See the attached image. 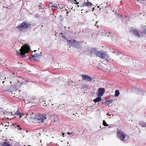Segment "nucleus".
Here are the masks:
<instances>
[{"label":"nucleus","mask_w":146,"mask_h":146,"mask_svg":"<svg viewBox=\"0 0 146 146\" xmlns=\"http://www.w3.org/2000/svg\"><path fill=\"white\" fill-rule=\"evenodd\" d=\"M96 54L97 56L104 60L102 61L104 62H102L103 63H104V62H111L113 61L110 58V56L106 53V52H103L99 51L97 52Z\"/></svg>","instance_id":"f257e3e1"},{"label":"nucleus","mask_w":146,"mask_h":146,"mask_svg":"<svg viewBox=\"0 0 146 146\" xmlns=\"http://www.w3.org/2000/svg\"><path fill=\"white\" fill-rule=\"evenodd\" d=\"M30 50V48L28 45H25L21 47L19 51H17V54L18 56L21 55V57L23 58L28 55H26V54Z\"/></svg>","instance_id":"f03ea898"},{"label":"nucleus","mask_w":146,"mask_h":146,"mask_svg":"<svg viewBox=\"0 0 146 146\" xmlns=\"http://www.w3.org/2000/svg\"><path fill=\"white\" fill-rule=\"evenodd\" d=\"M30 26V25L26 21H24L22 23L17 27V29L20 31H22Z\"/></svg>","instance_id":"7ed1b4c3"},{"label":"nucleus","mask_w":146,"mask_h":146,"mask_svg":"<svg viewBox=\"0 0 146 146\" xmlns=\"http://www.w3.org/2000/svg\"><path fill=\"white\" fill-rule=\"evenodd\" d=\"M21 96L22 98H24L23 100L27 104L31 103L33 96H29L26 92H23L22 93Z\"/></svg>","instance_id":"20e7f679"},{"label":"nucleus","mask_w":146,"mask_h":146,"mask_svg":"<svg viewBox=\"0 0 146 146\" xmlns=\"http://www.w3.org/2000/svg\"><path fill=\"white\" fill-rule=\"evenodd\" d=\"M129 32L130 33L132 34L138 38H140L141 36H142L141 35V34H142V33H141L140 32L138 29L133 28L130 30Z\"/></svg>","instance_id":"39448f33"},{"label":"nucleus","mask_w":146,"mask_h":146,"mask_svg":"<svg viewBox=\"0 0 146 146\" xmlns=\"http://www.w3.org/2000/svg\"><path fill=\"white\" fill-rule=\"evenodd\" d=\"M11 96H13V97L17 98H19L21 96H22V94L21 93L20 90H14L11 92Z\"/></svg>","instance_id":"423d86ee"},{"label":"nucleus","mask_w":146,"mask_h":146,"mask_svg":"<svg viewBox=\"0 0 146 146\" xmlns=\"http://www.w3.org/2000/svg\"><path fill=\"white\" fill-rule=\"evenodd\" d=\"M70 42L71 43L72 46L77 48L81 47L83 43L82 42L76 41L75 40H74L72 42H71V41L70 40Z\"/></svg>","instance_id":"0eeeda50"},{"label":"nucleus","mask_w":146,"mask_h":146,"mask_svg":"<svg viewBox=\"0 0 146 146\" xmlns=\"http://www.w3.org/2000/svg\"><path fill=\"white\" fill-rule=\"evenodd\" d=\"M118 138L122 141H125V135L122 131L118 130L117 132Z\"/></svg>","instance_id":"6e6552de"},{"label":"nucleus","mask_w":146,"mask_h":146,"mask_svg":"<svg viewBox=\"0 0 146 146\" xmlns=\"http://www.w3.org/2000/svg\"><path fill=\"white\" fill-rule=\"evenodd\" d=\"M36 119L39 121V122H41L43 121L44 120L46 119V117L44 115L41 114L37 115Z\"/></svg>","instance_id":"1a4fd4ad"},{"label":"nucleus","mask_w":146,"mask_h":146,"mask_svg":"<svg viewBox=\"0 0 146 146\" xmlns=\"http://www.w3.org/2000/svg\"><path fill=\"white\" fill-rule=\"evenodd\" d=\"M104 33H105V36H107L108 37H111L112 39V40H116L117 37L115 35H113L112 36V35L111 34V33L109 32H106L104 31Z\"/></svg>","instance_id":"9d476101"},{"label":"nucleus","mask_w":146,"mask_h":146,"mask_svg":"<svg viewBox=\"0 0 146 146\" xmlns=\"http://www.w3.org/2000/svg\"><path fill=\"white\" fill-rule=\"evenodd\" d=\"M83 80H87L88 82H92V77L89 76L86 74H82Z\"/></svg>","instance_id":"9b49d317"},{"label":"nucleus","mask_w":146,"mask_h":146,"mask_svg":"<svg viewBox=\"0 0 146 146\" xmlns=\"http://www.w3.org/2000/svg\"><path fill=\"white\" fill-rule=\"evenodd\" d=\"M39 103L40 104L41 106L46 107L47 105L46 104V102L44 100L42 97L40 98L39 100Z\"/></svg>","instance_id":"f8f14e48"},{"label":"nucleus","mask_w":146,"mask_h":146,"mask_svg":"<svg viewBox=\"0 0 146 146\" xmlns=\"http://www.w3.org/2000/svg\"><path fill=\"white\" fill-rule=\"evenodd\" d=\"M93 5V4L92 3L89 2H85L81 6V7H91Z\"/></svg>","instance_id":"ddd939ff"},{"label":"nucleus","mask_w":146,"mask_h":146,"mask_svg":"<svg viewBox=\"0 0 146 146\" xmlns=\"http://www.w3.org/2000/svg\"><path fill=\"white\" fill-rule=\"evenodd\" d=\"M98 91L99 93L98 96H102L104 93L105 91V89L103 88H100L98 89Z\"/></svg>","instance_id":"4468645a"},{"label":"nucleus","mask_w":146,"mask_h":146,"mask_svg":"<svg viewBox=\"0 0 146 146\" xmlns=\"http://www.w3.org/2000/svg\"><path fill=\"white\" fill-rule=\"evenodd\" d=\"M38 100L37 98L36 97H32L31 104H36L38 102Z\"/></svg>","instance_id":"2eb2a0df"},{"label":"nucleus","mask_w":146,"mask_h":146,"mask_svg":"<svg viewBox=\"0 0 146 146\" xmlns=\"http://www.w3.org/2000/svg\"><path fill=\"white\" fill-rule=\"evenodd\" d=\"M14 114V116L15 115H17L18 116H20V117H21V116H22V115H23V114L21 113H20L19 111V110L18 109H17V110L16 112Z\"/></svg>","instance_id":"dca6fc26"},{"label":"nucleus","mask_w":146,"mask_h":146,"mask_svg":"<svg viewBox=\"0 0 146 146\" xmlns=\"http://www.w3.org/2000/svg\"><path fill=\"white\" fill-rule=\"evenodd\" d=\"M1 146H12V145L9 142L5 141L2 144Z\"/></svg>","instance_id":"f3484780"},{"label":"nucleus","mask_w":146,"mask_h":146,"mask_svg":"<svg viewBox=\"0 0 146 146\" xmlns=\"http://www.w3.org/2000/svg\"><path fill=\"white\" fill-rule=\"evenodd\" d=\"M102 98L100 97H99L96 98L93 100V101L95 102H97L100 101Z\"/></svg>","instance_id":"a211bd4d"},{"label":"nucleus","mask_w":146,"mask_h":146,"mask_svg":"<svg viewBox=\"0 0 146 146\" xmlns=\"http://www.w3.org/2000/svg\"><path fill=\"white\" fill-rule=\"evenodd\" d=\"M139 124L142 127H146V123H145L143 121H140L139 123Z\"/></svg>","instance_id":"6ab92c4d"},{"label":"nucleus","mask_w":146,"mask_h":146,"mask_svg":"<svg viewBox=\"0 0 146 146\" xmlns=\"http://www.w3.org/2000/svg\"><path fill=\"white\" fill-rule=\"evenodd\" d=\"M51 7H55V8L59 7L60 9H62L63 8V6L61 4H60V5L58 4V6H56L53 5V6H51Z\"/></svg>","instance_id":"aec40b11"},{"label":"nucleus","mask_w":146,"mask_h":146,"mask_svg":"<svg viewBox=\"0 0 146 146\" xmlns=\"http://www.w3.org/2000/svg\"><path fill=\"white\" fill-rule=\"evenodd\" d=\"M119 94V91L118 90H116L115 91V96H118Z\"/></svg>","instance_id":"412c9836"},{"label":"nucleus","mask_w":146,"mask_h":146,"mask_svg":"<svg viewBox=\"0 0 146 146\" xmlns=\"http://www.w3.org/2000/svg\"><path fill=\"white\" fill-rule=\"evenodd\" d=\"M88 86L87 85H84L82 86V89H85L88 88Z\"/></svg>","instance_id":"4be33fe9"},{"label":"nucleus","mask_w":146,"mask_h":146,"mask_svg":"<svg viewBox=\"0 0 146 146\" xmlns=\"http://www.w3.org/2000/svg\"><path fill=\"white\" fill-rule=\"evenodd\" d=\"M141 33L143 35H146V29H143L141 32Z\"/></svg>","instance_id":"5701e85b"},{"label":"nucleus","mask_w":146,"mask_h":146,"mask_svg":"<svg viewBox=\"0 0 146 146\" xmlns=\"http://www.w3.org/2000/svg\"><path fill=\"white\" fill-rule=\"evenodd\" d=\"M113 100L112 99H110L109 100H106V102L108 103L109 104H110L112 102Z\"/></svg>","instance_id":"b1692460"},{"label":"nucleus","mask_w":146,"mask_h":146,"mask_svg":"<svg viewBox=\"0 0 146 146\" xmlns=\"http://www.w3.org/2000/svg\"><path fill=\"white\" fill-rule=\"evenodd\" d=\"M103 124L104 126H107L108 125L107 124L106 122L104 120L103 121Z\"/></svg>","instance_id":"393cba45"},{"label":"nucleus","mask_w":146,"mask_h":146,"mask_svg":"<svg viewBox=\"0 0 146 146\" xmlns=\"http://www.w3.org/2000/svg\"><path fill=\"white\" fill-rule=\"evenodd\" d=\"M98 8H99L100 9L99 10V11L101 9H103L105 7L102 6L101 5L100 6H97Z\"/></svg>","instance_id":"a878e982"},{"label":"nucleus","mask_w":146,"mask_h":146,"mask_svg":"<svg viewBox=\"0 0 146 146\" xmlns=\"http://www.w3.org/2000/svg\"><path fill=\"white\" fill-rule=\"evenodd\" d=\"M17 128L19 130H22V128L20 127V125L19 124H17Z\"/></svg>","instance_id":"bb28decb"},{"label":"nucleus","mask_w":146,"mask_h":146,"mask_svg":"<svg viewBox=\"0 0 146 146\" xmlns=\"http://www.w3.org/2000/svg\"><path fill=\"white\" fill-rule=\"evenodd\" d=\"M17 123H14L12 124V125L15 128H17Z\"/></svg>","instance_id":"cd10ccee"},{"label":"nucleus","mask_w":146,"mask_h":146,"mask_svg":"<svg viewBox=\"0 0 146 146\" xmlns=\"http://www.w3.org/2000/svg\"><path fill=\"white\" fill-rule=\"evenodd\" d=\"M38 6H39V7H41V8H40V9H43L45 7H44V5H42V6H41L38 5Z\"/></svg>","instance_id":"c85d7f7f"},{"label":"nucleus","mask_w":146,"mask_h":146,"mask_svg":"<svg viewBox=\"0 0 146 146\" xmlns=\"http://www.w3.org/2000/svg\"><path fill=\"white\" fill-rule=\"evenodd\" d=\"M74 3L76 4H79V2H77L76 1V0H74Z\"/></svg>","instance_id":"c756f323"},{"label":"nucleus","mask_w":146,"mask_h":146,"mask_svg":"<svg viewBox=\"0 0 146 146\" xmlns=\"http://www.w3.org/2000/svg\"><path fill=\"white\" fill-rule=\"evenodd\" d=\"M72 132L70 133L69 132H68L67 133L68 135H70V134H72Z\"/></svg>","instance_id":"7c9ffc66"},{"label":"nucleus","mask_w":146,"mask_h":146,"mask_svg":"<svg viewBox=\"0 0 146 146\" xmlns=\"http://www.w3.org/2000/svg\"><path fill=\"white\" fill-rule=\"evenodd\" d=\"M92 11H93L94 10V7H93V8H92Z\"/></svg>","instance_id":"2f4dec72"},{"label":"nucleus","mask_w":146,"mask_h":146,"mask_svg":"<svg viewBox=\"0 0 146 146\" xmlns=\"http://www.w3.org/2000/svg\"><path fill=\"white\" fill-rule=\"evenodd\" d=\"M107 115H110H110H110H110H109V114H108V113L107 114Z\"/></svg>","instance_id":"473e14b6"},{"label":"nucleus","mask_w":146,"mask_h":146,"mask_svg":"<svg viewBox=\"0 0 146 146\" xmlns=\"http://www.w3.org/2000/svg\"><path fill=\"white\" fill-rule=\"evenodd\" d=\"M64 135V133H62V135Z\"/></svg>","instance_id":"72a5a7b5"},{"label":"nucleus","mask_w":146,"mask_h":146,"mask_svg":"<svg viewBox=\"0 0 146 146\" xmlns=\"http://www.w3.org/2000/svg\"><path fill=\"white\" fill-rule=\"evenodd\" d=\"M77 6L78 7H79V5H78Z\"/></svg>","instance_id":"f704fd0d"},{"label":"nucleus","mask_w":146,"mask_h":146,"mask_svg":"<svg viewBox=\"0 0 146 146\" xmlns=\"http://www.w3.org/2000/svg\"><path fill=\"white\" fill-rule=\"evenodd\" d=\"M33 118V117H30V118Z\"/></svg>","instance_id":"c9c22d12"},{"label":"nucleus","mask_w":146,"mask_h":146,"mask_svg":"<svg viewBox=\"0 0 146 146\" xmlns=\"http://www.w3.org/2000/svg\"><path fill=\"white\" fill-rule=\"evenodd\" d=\"M68 12H67L66 13V14H68Z\"/></svg>","instance_id":"e433bc0d"},{"label":"nucleus","mask_w":146,"mask_h":146,"mask_svg":"<svg viewBox=\"0 0 146 146\" xmlns=\"http://www.w3.org/2000/svg\"><path fill=\"white\" fill-rule=\"evenodd\" d=\"M51 6L50 5V4H49V6Z\"/></svg>","instance_id":"4c0bfd02"},{"label":"nucleus","mask_w":146,"mask_h":146,"mask_svg":"<svg viewBox=\"0 0 146 146\" xmlns=\"http://www.w3.org/2000/svg\"><path fill=\"white\" fill-rule=\"evenodd\" d=\"M98 22V21H97V22H96V23H97Z\"/></svg>","instance_id":"58836bf2"},{"label":"nucleus","mask_w":146,"mask_h":146,"mask_svg":"<svg viewBox=\"0 0 146 146\" xmlns=\"http://www.w3.org/2000/svg\"><path fill=\"white\" fill-rule=\"evenodd\" d=\"M95 25L96 26V24H95Z\"/></svg>","instance_id":"ea45409f"},{"label":"nucleus","mask_w":146,"mask_h":146,"mask_svg":"<svg viewBox=\"0 0 146 146\" xmlns=\"http://www.w3.org/2000/svg\"><path fill=\"white\" fill-rule=\"evenodd\" d=\"M28 146H31V145H28Z\"/></svg>","instance_id":"a19ab883"},{"label":"nucleus","mask_w":146,"mask_h":146,"mask_svg":"<svg viewBox=\"0 0 146 146\" xmlns=\"http://www.w3.org/2000/svg\"><path fill=\"white\" fill-rule=\"evenodd\" d=\"M87 1H88V0H87Z\"/></svg>","instance_id":"79ce46f5"}]
</instances>
